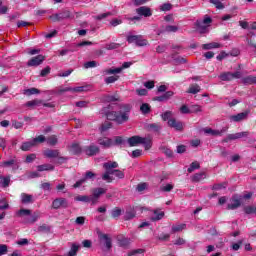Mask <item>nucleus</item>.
<instances>
[{"label": "nucleus", "instance_id": "obj_1", "mask_svg": "<svg viewBox=\"0 0 256 256\" xmlns=\"http://www.w3.org/2000/svg\"><path fill=\"white\" fill-rule=\"evenodd\" d=\"M113 107L109 104L103 108L104 115L108 121H113L116 125H123L129 121L131 115V104H121L119 111H113Z\"/></svg>", "mask_w": 256, "mask_h": 256}, {"label": "nucleus", "instance_id": "obj_2", "mask_svg": "<svg viewBox=\"0 0 256 256\" xmlns=\"http://www.w3.org/2000/svg\"><path fill=\"white\" fill-rule=\"evenodd\" d=\"M213 23V19L208 15L204 16L203 20H197L195 25L200 33H207V27Z\"/></svg>", "mask_w": 256, "mask_h": 256}, {"label": "nucleus", "instance_id": "obj_3", "mask_svg": "<svg viewBox=\"0 0 256 256\" xmlns=\"http://www.w3.org/2000/svg\"><path fill=\"white\" fill-rule=\"evenodd\" d=\"M37 143H45V136L39 135L36 138H34L32 141L24 142L21 146L22 151H30L32 147H35Z\"/></svg>", "mask_w": 256, "mask_h": 256}, {"label": "nucleus", "instance_id": "obj_4", "mask_svg": "<svg viewBox=\"0 0 256 256\" xmlns=\"http://www.w3.org/2000/svg\"><path fill=\"white\" fill-rule=\"evenodd\" d=\"M127 42L135 43L137 47H146V45H149V41H147V39H143L142 35H129L127 36Z\"/></svg>", "mask_w": 256, "mask_h": 256}, {"label": "nucleus", "instance_id": "obj_5", "mask_svg": "<svg viewBox=\"0 0 256 256\" xmlns=\"http://www.w3.org/2000/svg\"><path fill=\"white\" fill-rule=\"evenodd\" d=\"M49 19L53 21V23L64 21V19H71V11L63 10L60 13L52 14L49 16Z\"/></svg>", "mask_w": 256, "mask_h": 256}, {"label": "nucleus", "instance_id": "obj_6", "mask_svg": "<svg viewBox=\"0 0 256 256\" xmlns=\"http://www.w3.org/2000/svg\"><path fill=\"white\" fill-rule=\"evenodd\" d=\"M83 153H85L87 157H95L96 155H99V153H101V148L92 143L88 146L83 147Z\"/></svg>", "mask_w": 256, "mask_h": 256}, {"label": "nucleus", "instance_id": "obj_7", "mask_svg": "<svg viewBox=\"0 0 256 256\" xmlns=\"http://www.w3.org/2000/svg\"><path fill=\"white\" fill-rule=\"evenodd\" d=\"M107 193V189L105 188H95L92 191V196H90L91 204L92 205H97L99 198L101 195H105Z\"/></svg>", "mask_w": 256, "mask_h": 256}, {"label": "nucleus", "instance_id": "obj_8", "mask_svg": "<svg viewBox=\"0 0 256 256\" xmlns=\"http://www.w3.org/2000/svg\"><path fill=\"white\" fill-rule=\"evenodd\" d=\"M219 78L221 81H233V79H241V71H236L234 73L223 72L220 74Z\"/></svg>", "mask_w": 256, "mask_h": 256}, {"label": "nucleus", "instance_id": "obj_9", "mask_svg": "<svg viewBox=\"0 0 256 256\" xmlns=\"http://www.w3.org/2000/svg\"><path fill=\"white\" fill-rule=\"evenodd\" d=\"M67 209L69 207V202L65 198H56L52 201V208L53 209Z\"/></svg>", "mask_w": 256, "mask_h": 256}, {"label": "nucleus", "instance_id": "obj_10", "mask_svg": "<svg viewBox=\"0 0 256 256\" xmlns=\"http://www.w3.org/2000/svg\"><path fill=\"white\" fill-rule=\"evenodd\" d=\"M43 61H45V56L39 54L27 62V67H39V65L43 64Z\"/></svg>", "mask_w": 256, "mask_h": 256}, {"label": "nucleus", "instance_id": "obj_11", "mask_svg": "<svg viewBox=\"0 0 256 256\" xmlns=\"http://www.w3.org/2000/svg\"><path fill=\"white\" fill-rule=\"evenodd\" d=\"M99 239L100 241H103L106 251H111L113 248V241L111 240V237H109L108 234H100Z\"/></svg>", "mask_w": 256, "mask_h": 256}, {"label": "nucleus", "instance_id": "obj_12", "mask_svg": "<svg viewBox=\"0 0 256 256\" xmlns=\"http://www.w3.org/2000/svg\"><path fill=\"white\" fill-rule=\"evenodd\" d=\"M70 155H81L83 153V148L81 144L74 142L68 147Z\"/></svg>", "mask_w": 256, "mask_h": 256}, {"label": "nucleus", "instance_id": "obj_13", "mask_svg": "<svg viewBox=\"0 0 256 256\" xmlns=\"http://www.w3.org/2000/svg\"><path fill=\"white\" fill-rule=\"evenodd\" d=\"M167 123L168 127H171V129H175V131H183V122L177 121V119L170 118Z\"/></svg>", "mask_w": 256, "mask_h": 256}, {"label": "nucleus", "instance_id": "obj_14", "mask_svg": "<svg viewBox=\"0 0 256 256\" xmlns=\"http://www.w3.org/2000/svg\"><path fill=\"white\" fill-rule=\"evenodd\" d=\"M241 206V200L237 198V196H232L231 203L227 204L226 209L228 211H235V209H239Z\"/></svg>", "mask_w": 256, "mask_h": 256}, {"label": "nucleus", "instance_id": "obj_15", "mask_svg": "<svg viewBox=\"0 0 256 256\" xmlns=\"http://www.w3.org/2000/svg\"><path fill=\"white\" fill-rule=\"evenodd\" d=\"M127 143L129 145V147H138V145H141V143H143V137H141L139 135L129 137L127 139Z\"/></svg>", "mask_w": 256, "mask_h": 256}, {"label": "nucleus", "instance_id": "obj_16", "mask_svg": "<svg viewBox=\"0 0 256 256\" xmlns=\"http://www.w3.org/2000/svg\"><path fill=\"white\" fill-rule=\"evenodd\" d=\"M173 95H175V92L166 91L161 96H155L154 98H152V101H158L159 103H163V101H169V99H171V97H173Z\"/></svg>", "mask_w": 256, "mask_h": 256}, {"label": "nucleus", "instance_id": "obj_17", "mask_svg": "<svg viewBox=\"0 0 256 256\" xmlns=\"http://www.w3.org/2000/svg\"><path fill=\"white\" fill-rule=\"evenodd\" d=\"M227 132V128H223L222 130H213L212 128H204V133L206 135H212V137H221L223 133Z\"/></svg>", "mask_w": 256, "mask_h": 256}, {"label": "nucleus", "instance_id": "obj_18", "mask_svg": "<svg viewBox=\"0 0 256 256\" xmlns=\"http://www.w3.org/2000/svg\"><path fill=\"white\" fill-rule=\"evenodd\" d=\"M136 13L140 15V17H151V15H153V12H151V8L147 6H141L137 8Z\"/></svg>", "mask_w": 256, "mask_h": 256}, {"label": "nucleus", "instance_id": "obj_19", "mask_svg": "<svg viewBox=\"0 0 256 256\" xmlns=\"http://www.w3.org/2000/svg\"><path fill=\"white\" fill-rule=\"evenodd\" d=\"M249 116V112H242L238 113L236 115L230 116V120L234 121L235 123H240V121H245L247 117Z\"/></svg>", "mask_w": 256, "mask_h": 256}, {"label": "nucleus", "instance_id": "obj_20", "mask_svg": "<svg viewBox=\"0 0 256 256\" xmlns=\"http://www.w3.org/2000/svg\"><path fill=\"white\" fill-rule=\"evenodd\" d=\"M98 144H100L102 147H105L106 149H109V147H113V139L102 137L98 139Z\"/></svg>", "mask_w": 256, "mask_h": 256}, {"label": "nucleus", "instance_id": "obj_21", "mask_svg": "<svg viewBox=\"0 0 256 256\" xmlns=\"http://www.w3.org/2000/svg\"><path fill=\"white\" fill-rule=\"evenodd\" d=\"M21 203L23 205H29V203H35V198L31 194L22 193L21 194Z\"/></svg>", "mask_w": 256, "mask_h": 256}, {"label": "nucleus", "instance_id": "obj_22", "mask_svg": "<svg viewBox=\"0 0 256 256\" xmlns=\"http://www.w3.org/2000/svg\"><path fill=\"white\" fill-rule=\"evenodd\" d=\"M136 215H137V212L135 211V209L132 207H129L125 212L124 221H131V219H135Z\"/></svg>", "mask_w": 256, "mask_h": 256}, {"label": "nucleus", "instance_id": "obj_23", "mask_svg": "<svg viewBox=\"0 0 256 256\" xmlns=\"http://www.w3.org/2000/svg\"><path fill=\"white\" fill-rule=\"evenodd\" d=\"M44 155L48 159H57V157L61 155V152L59 150L47 149L46 151H44Z\"/></svg>", "mask_w": 256, "mask_h": 256}, {"label": "nucleus", "instance_id": "obj_24", "mask_svg": "<svg viewBox=\"0 0 256 256\" xmlns=\"http://www.w3.org/2000/svg\"><path fill=\"white\" fill-rule=\"evenodd\" d=\"M105 103H115L116 101H121V96L119 94H113V95H106L104 96Z\"/></svg>", "mask_w": 256, "mask_h": 256}, {"label": "nucleus", "instance_id": "obj_25", "mask_svg": "<svg viewBox=\"0 0 256 256\" xmlns=\"http://www.w3.org/2000/svg\"><path fill=\"white\" fill-rule=\"evenodd\" d=\"M243 137H249V131L238 132L235 134H229V139H232V141H235L237 139H243Z\"/></svg>", "mask_w": 256, "mask_h": 256}, {"label": "nucleus", "instance_id": "obj_26", "mask_svg": "<svg viewBox=\"0 0 256 256\" xmlns=\"http://www.w3.org/2000/svg\"><path fill=\"white\" fill-rule=\"evenodd\" d=\"M40 217H41V212L35 211L31 215V217L26 220V223L33 225V223H37V221H39Z\"/></svg>", "mask_w": 256, "mask_h": 256}, {"label": "nucleus", "instance_id": "obj_27", "mask_svg": "<svg viewBox=\"0 0 256 256\" xmlns=\"http://www.w3.org/2000/svg\"><path fill=\"white\" fill-rule=\"evenodd\" d=\"M103 167L106 171H115L119 167L117 162H106L103 164Z\"/></svg>", "mask_w": 256, "mask_h": 256}, {"label": "nucleus", "instance_id": "obj_28", "mask_svg": "<svg viewBox=\"0 0 256 256\" xmlns=\"http://www.w3.org/2000/svg\"><path fill=\"white\" fill-rule=\"evenodd\" d=\"M242 83H244V85H255L256 76H253V75L246 76L242 78Z\"/></svg>", "mask_w": 256, "mask_h": 256}, {"label": "nucleus", "instance_id": "obj_29", "mask_svg": "<svg viewBox=\"0 0 256 256\" xmlns=\"http://www.w3.org/2000/svg\"><path fill=\"white\" fill-rule=\"evenodd\" d=\"M37 171L43 172V171H55V166L52 164H42L37 166Z\"/></svg>", "mask_w": 256, "mask_h": 256}, {"label": "nucleus", "instance_id": "obj_30", "mask_svg": "<svg viewBox=\"0 0 256 256\" xmlns=\"http://www.w3.org/2000/svg\"><path fill=\"white\" fill-rule=\"evenodd\" d=\"M124 210L119 208V207H114L111 210V217L112 219H117L118 217H121V215H123Z\"/></svg>", "mask_w": 256, "mask_h": 256}, {"label": "nucleus", "instance_id": "obj_31", "mask_svg": "<svg viewBox=\"0 0 256 256\" xmlns=\"http://www.w3.org/2000/svg\"><path fill=\"white\" fill-rule=\"evenodd\" d=\"M187 93L197 95V93H201V86H199L198 84H192L188 88Z\"/></svg>", "mask_w": 256, "mask_h": 256}, {"label": "nucleus", "instance_id": "obj_32", "mask_svg": "<svg viewBox=\"0 0 256 256\" xmlns=\"http://www.w3.org/2000/svg\"><path fill=\"white\" fill-rule=\"evenodd\" d=\"M219 47H221V44L217 42H211L208 44H203L202 49H204L205 51H209L211 49H219Z\"/></svg>", "mask_w": 256, "mask_h": 256}, {"label": "nucleus", "instance_id": "obj_33", "mask_svg": "<svg viewBox=\"0 0 256 256\" xmlns=\"http://www.w3.org/2000/svg\"><path fill=\"white\" fill-rule=\"evenodd\" d=\"M141 145L144 146L145 151H149V149H151V147H153V141L150 138L143 137Z\"/></svg>", "mask_w": 256, "mask_h": 256}, {"label": "nucleus", "instance_id": "obj_34", "mask_svg": "<svg viewBox=\"0 0 256 256\" xmlns=\"http://www.w3.org/2000/svg\"><path fill=\"white\" fill-rule=\"evenodd\" d=\"M165 217V212L154 210V216L151 218V221H161Z\"/></svg>", "mask_w": 256, "mask_h": 256}, {"label": "nucleus", "instance_id": "obj_35", "mask_svg": "<svg viewBox=\"0 0 256 256\" xmlns=\"http://www.w3.org/2000/svg\"><path fill=\"white\" fill-rule=\"evenodd\" d=\"M140 111L142 115H149V113H151V105H149L148 103H143L140 106Z\"/></svg>", "mask_w": 256, "mask_h": 256}, {"label": "nucleus", "instance_id": "obj_36", "mask_svg": "<svg viewBox=\"0 0 256 256\" xmlns=\"http://www.w3.org/2000/svg\"><path fill=\"white\" fill-rule=\"evenodd\" d=\"M75 201H81L82 203H91V196L78 195L74 198Z\"/></svg>", "mask_w": 256, "mask_h": 256}, {"label": "nucleus", "instance_id": "obj_37", "mask_svg": "<svg viewBox=\"0 0 256 256\" xmlns=\"http://www.w3.org/2000/svg\"><path fill=\"white\" fill-rule=\"evenodd\" d=\"M41 91L37 88H29L24 90V95H27L28 97H31V95H39Z\"/></svg>", "mask_w": 256, "mask_h": 256}, {"label": "nucleus", "instance_id": "obj_38", "mask_svg": "<svg viewBox=\"0 0 256 256\" xmlns=\"http://www.w3.org/2000/svg\"><path fill=\"white\" fill-rule=\"evenodd\" d=\"M112 172L111 170H106V172L102 175L103 181H106V183H111L113 181V177H111Z\"/></svg>", "mask_w": 256, "mask_h": 256}, {"label": "nucleus", "instance_id": "obj_39", "mask_svg": "<svg viewBox=\"0 0 256 256\" xmlns=\"http://www.w3.org/2000/svg\"><path fill=\"white\" fill-rule=\"evenodd\" d=\"M111 127H113V123L109 122V121H105L101 127H100V131L101 133H105V131H109V129H111Z\"/></svg>", "mask_w": 256, "mask_h": 256}, {"label": "nucleus", "instance_id": "obj_40", "mask_svg": "<svg viewBox=\"0 0 256 256\" xmlns=\"http://www.w3.org/2000/svg\"><path fill=\"white\" fill-rule=\"evenodd\" d=\"M122 72V68H110L105 70L106 75H117Z\"/></svg>", "mask_w": 256, "mask_h": 256}, {"label": "nucleus", "instance_id": "obj_41", "mask_svg": "<svg viewBox=\"0 0 256 256\" xmlns=\"http://www.w3.org/2000/svg\"><path fill=\"white\" fill-rule=\"evenodd\" d=\"M38 232L39 233H51V226L47 224H42L41 226L38 227Z\"/></svg>", "mask_w": 256, "mask_h": 256}, {"label": "nucleus", "instance_id": "obj_42", "mask_svg": "<svg viewBox=\"0 0 256 256\" xmlns=\"http://www.w3.org/2000/svg\"><path fill=\"white\" fill-rule=\"evenodd\" d=\"M221 189H227V182H222L219 184H214L212 186L213 191H221Z\"/></svg>", "mask_w": 256, "mask_h": 256}, {"label": "nucleus", "instance_id": "obj_43", "mask_svg": "<svg viewBox=\"0 0 256 256\" xmlns=\"http://www.w3.org/2000/svg\"><path fill=\"white\" fill-rule=\"evenodd\" d=\"M148 129L154 131V133H159L161 131V125L158 123H152L148 125Z\"/></svg>", "mask_w": 256, "mask_h": 256}, {"label": "nucleus", "instance_id": "obj_44", "mask_svg": "<svg viewBox=\"0 0 256 256\" xmlns=\"http://www.w3.org/2000/svg\"><path fill=\"white\" fill-rule=\"evenodd\" d=\"M195 169H201V164L199 162L195 161L190 164V167L188 168V173H193Z\"/></svg>", "mask_w": 256, "mask_h": 256}, {"label": "nucleus", "instance_id": "obj_45", "mask_svg": "<svg viewBox=\"0 0 256 256\" xmlns=\"http://www.w3.org/2000/svg\"><path fill=\"white\" fill-rule=\"evenodd\" d=\"M187 227L186 224H178L172 226V233H179V231H183Z\"/></svg>", "mask_w": 256, "mask_h": 256}, {"label": "nucleus", "instance_id": "obj_46", "mask_svg": "<svg viewBox=\"0 0 256 256\" xmlns=\"http://www.w3.org/2000/svg\"><path fill=\"white\" fill-rule=\"evenodd\" d=\"M17 215H18V217H27V216L31 215V210L22 208L17 212Z\"/></svg>", "mask_w": 256, "mask_h": 256}, {"label": "nucleus", "instance_id": "obj_47", "mask_svg": "<svg viewBox=\"0 0 256 256\" xmlns=\"http://www.w3.org/2000/svg\"><path fill=\"white\" fill-rule=\"evenodd\" d=\"M112 175H115L117 179H125V173L119 169L111 170Z\"/></svg>", "mask_w": 256, "mask_h": 256}, {"label": "nucleus", "instance_id": "obj_48", "mask_svg": "<svg viewBox=\"0 0 256 256\" xmlns=\"http://www.w3.org/2000/svg\"><path fill=\"white\" fill-rule=\"evenodd\" d=\"M104 81L106 85H111V83H115L116 81H119V76L118 75L110 76L105 78Z\"/></svg>", "mask_w": 256, "mask_h": 256}, {"label": "nucleus", "instance_id": "obj_49", "mask_svg": "<svg viewBox=\"0 0 256 256\" xmlns=\"http://www.w3.org/2000/svg\"><path fill=\"white\" fill-rule=\"evenodd\" d=\"M119 47H121V45L115 42L105 45V49H107V51H113V49H119Z\"/></svg>", "mask_w": 256, "mask_h": 256}, {"label": "nucleus", "instance_id": "obj_50", "mask_svg": "<svg viewBox=\"0 0 256 256\" xmlns=\"http://www.w3.org/2000/svg\"><path fill=\"white\" fill-rule=\"evenodd\" d=\"M42 103H43V101L35 99V100L28 101L26 103V107H37V106L41 105Z\"/></svg>", "mask_w": 256, "mask_h": 256}, {"label": "nucleus", "instance_id": "obj_51", "mask_svg": "<svg viewBox=\"0 0 256 256\" xmlns=\"http://www.w3.org/2000/svg\"><path fill=\"white\" fill-rule=\"evenodd\" d=\"M143 253H145V249L139 248L128 252V256L143 255Z\"/></svg>", "mask_w": 256, "mask_h": 256}, {"label": "nucleus", "instance_id": "obj_52", "mask_svg": "<svg viewBox=\"0 0 256 256\" xmlns=\"http://www.w3.org/2000/svg\"><path fill=\"white\" fill-rule=\"evenodd\" d=\"M112 15H113V13L106 12V13L99 14V15L95 16L94 19H96V21H101L103 19H107V17H111Z\"/></svg>", "mask_w": 256, "mask_h": 256}, {"label": "nucleus", "instance_id": "obj_53", "mask_svg": "<svg viewBox=\"0 0 256 256\" xmlns=\"http://www.w3.org/2000/svg\"><path fill=\"white\" fill-rule=\"evenodd\" d=\"M85 91H87V86H77L71 88V93H83Z\"/></svg>", "mask_w": 256, "mask_h": 256}, {"label": "nucleus", "instance_id": "obj_54", "mask_svg": "<svg viewBox=\"0 0 256 256\" xmlns=\"http://www.w3.org/2000/svg\"><path fill=\"white\" fill-rule=\"evenodd\" d=\"M203 111V108L200 105H192L190 106V113H201Z\"/></svg>", "mask_w": 256, "mask_h": 256}, {"label": "nucleus", "instance_id": "obj_55", "mask_svg": "<svg viewBox=\"0 0 256 256\" xmlns=\"http://www.w3.org/2000/svg\"><path fill=\"white\" fill-rule=\"evenodd\" d=\"M173 117V112L172 111H166L163 114H161V118L163 121H169Z\"/></svg>", "mask_w": 256, "mask_h": 256}, {"label": "nucleus", "instance_id": "obj_56", "mask_svg": "<svg viewBox=\"0 0 256 256\" xmlns=\"http://www.w3.org/2000/svg\"><path fill=\"white\" fill-rule=\"evenodd\" d=\"M147 187H149V184L142 182L137 185L136 191H138V193H141V192L145 191V189H147Z\"/></svg>", "mask_w": 256, "mask_h": 256}, {"label": "nucleus", "instance_id": "obj_57", "mask_svg": "<svg viewBox=\"0 0 256 256\" xmlns=\"http://www.w3.org/2000/svg\"><path fill=\"white\" fill-rule=\"evenodd\" d=\"M205 177V173H196L193 178L192 181H194L195 183H199V181H202V179Z\"/></svg>", "mask_w": 256, "mask_h": 256}, {"label": "nucleus", "instance_id": "obj_58", "mask_svg": "<svg viewBox=\"0 0 256 256\" xmlns=\"http://www.w3.org/2000/svg\"><path fill=\"white\" fill-rule=\"evenodd\" d=\"M210 3L216 7V9H225V5H223L219 0H210Z\"/></svg>", "mask_w": 256, "mask_h": 256}, {"label": "nucleus", "instance_id": "obj_59", "mask_svg": "<svg viewBox=\"0 0 256 256\" xmlns=\"http://www.w3.org/2000/svg\"><path fill=\"white\" fill-rule=\"evenodd\" d=\"M173 9V4L171 3H164L160 6V11H171Z\"/></svg>", "mask_w": 256, "mask_h": 256}, {"label": "nucleus", "instance_id": "obj_60", "mask_svg": "<svg viewBox=\"0 0 256 256\" xmlns=\"http://www.w3.org/2000/svg\"><path fill=\"white\" fill-rule=\"evenodd\" d=\"M5 209H9V203L5 199H0V211H5Z\"/></svg>", "mask_w": 256, "mask_h": 256}, {"label": "nucleus", "instance_id": "obj_61", "mask_svg": "<svg viewBox=\"0 0 256 256\" xmlns=\"http://www.w3.org/2000/svg\"><path fill=\"white\" fill-rule=\"evenodd\" d=\"M0 183L2 185V187H7L9 185V183H11V178L9 177H2L0 180Z\"/></svg>", "mask_w": 256, "mask_h": 256}, {"label": "nucleus", "instance_id": "obj_62", "mask_svg": "<svg viewBox=\"0 0 256 256\" xmlns=\"http://www.w3.org/2000/svg\"><path fill=\"white\" fill-rule=\"evenodd\" d=\"M123 143H125V140L123 139L122 136L114 137L113 145H123Z\"/></svg>", "mask_w": 256, "mask_h": 256}, {"label": "nucleus", "instance_id": "obj_63", "mask_svg": "<svg viewBox=\"0 0 256 256\" xmlns=\"http://www.w3.org/2000/svg\"><path fill=\"white\" fill-rule=\"evenodd\" d=\"M118 244L120 247H127L129 245V239L127 238L118 239Z\"/></svg>", "mask_w": 256, "mask_h": 256}, {"label": "nucleus", "instance_id": "obj_64", "mask_svg": "<svg viewBox=\"0 0 256 256\" xmlns=\"http://www.w3.org/2000/svg\"><path fill=\"white\" fill-rule=\"evenodd\" d=\"M40 188L43 190V191H51V183L49 182H44L40 185Z\"/></svg>", "mask_w": 256, "mask_h": 256}]
</instances>
